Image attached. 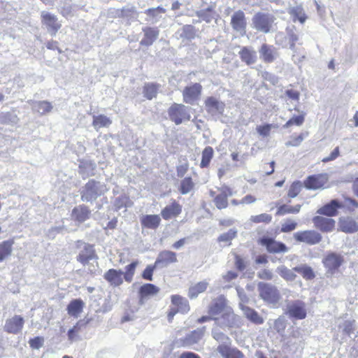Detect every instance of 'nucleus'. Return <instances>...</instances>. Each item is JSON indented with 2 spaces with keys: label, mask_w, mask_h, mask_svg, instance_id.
Here are the masks:
<instances>
[{
  "label": "nucleus",
  "mask_w": 358,
  "mask_h": 358,
  "mask_svg": "<svg viewBox=\"0 0 358 358\" xmlns=\"http://www.w3.org/2000/svg\"><path fill=\"white\" fill-rule=\"evenodd\" d=\"M107 191L108 188L103 182L90 180L80 192L81 199L83 201L92 203Z\"/></svg>",
  "instance_id": "f257e3e1"
},
{
  "label": "nucleus",
  "mask_w": 358,
  "mask_h": 358,
  "mask_svg": "<svg viewBox=\"0 0 358 358\" xmlns=\"http://www.w3.org/2000/svg\"><path fill=\"white\" fill-rule=\"evenodd\" d=\"M259 297L273 308L278 306L281 295L278 288L270 283L259 282L257 285Z\"/></svg>",
  "instance_id": "f03ea898"
},
{
  "label": "nucleus",
  "mask_w": 358,
  "mask_h": 358,
  "mask_svg": "<svg viewBox=\"0 0 358 358\" xmlns=\"http://www.w3.org/2000/svg\"><path fill=\"white\" fill-rule=\"evenodd\" d=\"M275 17L268 13L258 12L252 18V27L257 31L264 34L273 31V24Z\"/></svg>",
  "instance_id": "7ed1b4c3"
},
{
  "label": "nucleus",
  "mask_w": 358,
  "mask_h": 358,
  "mask_svg": "<svg viewBox=\"0 0 358 358\" xmlns=\"http://www.w3.org/2000/svg\"><path fill=\"white\" fill-rule=\"evenodd\" d=\"M76 248L78 250L76 260L83 266L88 264L91 260L98 259L93 245L82 241H78L76 243Z\"/></svg>",
  "instance_id": "20e7f679"
},
{
  "label": "nucleus",
  "mask_w": 358,
  "mask_h": 358,
  "mask_svg": "<svg viewBox=\"0 0 358 358\" xmlns=\"http://www.w3.org/2000/svg\"><path fill=\"white\" fill-rule=\"evenodd\" d=\"M168 115L169 119L176 125L189 121L191 118L189 108L182 103H173L168 109Z\"/></svg>",
  "instance_id": "39448f33"
},
{
  "label": "nucleus",
  "mask_w": 358,
  "mask_h": 358,
  "mask_svg": "<svg viewBox=\"0 0 358 358\" xmlns=\"http://www.w3.org/2000/svg\"><path fill=\"white\" fill-rule=\"evenodd\" d=\"M285 314L296 320L306 318L307 312L305 302L301 300L287 301Z\"/></svg>",
  "instance_id": "423d86ee"
},
{
  "label": "nucleus",
  "mask_w": 358,
  "mask_h": 358,
  "mask_svg": "<svg viewBox=\"0 0 358 358\" xmlns=\"http://www.w3.org/2000/svg\"><path fill=\"white\" fill-rule=\"evenodd\" d=\"M203 87L196 83L186 86L182 90V99L185 103L194 105L200 99Z\"/></svg>",
  "instance_id": "0eeeda50"
},
{
  "label": "nucleus",
  "mask_w": 358,
  "mask_h": 358,
  "mask_svg": "<svg viewBox=\"0 0 358 358\" xmlns=\"http://www.w3.org/2000/svg\"><path fill=\"white\" fill-rule=\"evenodd\" d=\"M343 257L336 252H329L322 259V263L327 269L328 275L334 274L343 263Z\"/></svg>",
  "instance_id": "6e6552de"
},
{
  "label": "nucleus",
  "mask_w": 358,
  "mask_h": 358,
  "mask_svg": "<svg viewBox=\"0 0 358 358\" xmlns=\"http://www.w3.org/2000/svg\"><path fill=\"white\" fill-rule=\"evenodd\" d=\"M294 238L300 243L313 245L319 243L322 238V235L315 230H305L294 234Z\"/></svg>",
  "instance_id": "1a4fd4ad"
},
{
  "label": "nucleus",
  "mask_w": 358,
  "mask_h": 358,
  "mask_svg": "<svg viewBox=\"0 0 358 358\" xmlns=\"http://www.w3.org/2000/svg\"><path fill=\"white\" fill-rule=\"evenodd\" d=\"M230 24L234 31L238 33L241 36L245 35L247 20L245 17V14L243 10H238L232 14Z\"/></svg>",
  "instance_id": "9d476101"
},
{
  "label": "nucleus",
  "mask_w": 358,
  "mask_h": 358,
  "mask_svg": "<svg viewBox=\"0 0 358 358\" xmlns=\"http://www.w3.org/2000/svg\"><path fill=\"white\" fill-rule=\"evenodd\" d=\"M259 243L264 246L269 253H285L288 251V248L285 243L276 241L274 238L267 236H262Z\"/></svg>",
  "instance_id": "9b49d317"
},
{
  "label": "nucleus",
  "mask_w": 358,
  "mask_h": 358,
  "mask_svg": "<svg viewBox=\"0 0 358 358\" xmlns=\"http://www.w3.org/2000/svg\"><path fill=\"white\" fill-rule=\"evenodd\" d=\"M215 324L221 327H233L238 324V317L236 315L231 308H227L220 317H214Z\"/></svg>",
  "instance_id": "f8f14e48"
},
{
  "label": "nucleus",
  "mask_w": 358,
  "mask_h": 358,
  "mask_svg": "<svg viewBox=\"0 0 358 358\" xmlns=\"http://www.w3.org/2000/svg\"><path fill=\"white\" fill-rule=\"evenodd\" d=\"M42 22L47 27L48 31L52 35L55 36L61 27V24L58 22L56 15L46 11L41 13Z\"/></svg>",
  "instance_id": "ddd939ff"
},
{
  "label": "nucleus",
  "mask_w": 358,
  "mask_h": 358,
  "mask_svg": "<svg viewBox=\"0 0 358 358\" xmlns=\"http://www.w3.org/2000/svg\"><path fill=\"white\" fill-rule=\"evenodd\" d=\"M259 53L261 59L265 63H272L279 57L277 48L266 43L262 45Z\"/></svg>",
  "instance_id": "4468645a"
},
{
  "label": "nucleus",
  "mask_w": 358,
  "mask_h": 358,
  "mask_svg": "<svg viewBox=\"0 0 358 358\" xmlns=\"http://www.w3.org/2000/svg\"><path fill=\"white\" fill-rule=\"evenodd\" d=\"M176 253L170 250H163L160 252L156 261L155 266L159 268L167 267L169 264L177 262Z\"/></svg>",
  "instance_id": "2eb2a0df"
},
{
  "label": "nucleus",
  "mask_w": 358,
  "mask_h": 358,
  "mask_svg": "<svg viewBox=\"0 0 358 358\" xmlns=\"http://www.w3.org/2000/svg\"><path fill=\"white\" fill-rule=\"evenodd\" d=\"M313 222L314 226L322 232H331L335 228V220L332 218L315 216Z\"/></svg>",
  "instance_id": "dca6fc26"
},
{
  "label": "nucleus",
  "mask_w": 358,
  "mask_h": 358,
  "mask_svg": "<svg viewBox=\"0 0 358 358\" xmlns=\"http://www.w3.org/2000/svg\"><path fill=\"white\" fill-rule=\"evenodd\" d=\"M24 320L20 315H15L6 321L4 329L6 332L17 334L21 331Z\"/></svg>",
  "instance_id": "f3484780"
},
{
  "label": "nucleus",
  "mask_w": 358,
  "mask_h": 358,
  "mask_svg": "<svg viewBox=\"0 0 358 358\" xmlns=\"http://www.w3.org/2000/svg\"><path fill=\"white\" fill-rule=\"evenodd\" d=\"M123 271L110 268L103 274V278L113 287H118L123 283Z\"/></svg>",
  "instance_id": "a211bd4d"
},
{
  "label": "nucleus",
  "mask_w": 358,
  "mask_h": 358,
  "mask_svg": "<svg viewBox=\"0 0 358 358\" xmlns=\"http://www.w3.org/2000/svg\"><path fill=\"white\" fill-rule=\"evenodd\" d=\"M241 61L248 66L255 64L257 60V52L251 46H243L238 52Z\"/></svg>",
  "instance_id": "6ab92c4d"
},
{
  "label": "nucleus",
  "mask_w": 358,
  "mask_h": 358,
  "mask_svg": "<svg viewBox=\"0 0 358 358\" xmlns=\"http://www.w3.org/2000/svg\"><path fill=\"white\" fill-rule=\"evenodd\" d=\"M205 107L206 110L212 115L222 114L224 110V103L213 96L206 99Z\"/></svg>",
  "instance_id": "aec40b11"
},
{
  "label": "nucleus",
  "mask_w": 358,
  "mask_h": 358,
  "mask_svg": "<svg viewBox=\"0 0 358 358\" xmlns=\"http://www.w3.org/2000/svg\"><path fill=\"white\" fill-rule=\"evenodd\" d=\"M230 307L227 306V301L223 296H220L213 300L209 306L208 313L211 316H215L226 311Z\"/></svg>",
  "instance_id": "412c9836"
},
{
  "label": "nucleus",
  "mask_w": 358,
  "mask_h": 358,
  "mask_svg": "<svg viewBox=\"0 0 358 358\" xmlns=\"http://www.w3.org/2000/svg\"><path fill=\"white\" fill-rule=\"evenodd\" d=\"M343 205L337 199H333L329 203L325 204L317 210V213L324 215L328 217H332L337 215L338 209L342 208Z\"/></svg>",
  "instance_id": "4be33fe9"
},
{
  "label": "nucleus",
  "mask_w": 358,
  "mask_h": 358,
  "mask_svg": "<svg viewBox=\"0 0 358 358\" xmlns=\"http://www.w3.org/2000/svg\"><path fill=\"white\" fill-rule=\"evenodd\" d=\"M212 336L220 343L217 348V351L219 353L221 352V349H222V348L227 349V348L230 347L231 345V338L227 335L220 331L217 327L213 329Z\"/></svg>",
  "instance_id": "5701e85b"
},
{
  "label": "nucleus",
  "mask_w": 358,
  "mask_h": 358,
  "mask_svg": "<svg viewBox=\"0 0 358 358\" xmlns=\"http://www.w3.org/2000/svg\"><path fill=\"white\" fill-rule=\"evenodd\" d=\"M205 331L206 327H203L192 331L182 340V345L185 347H189L197 343L203 336Z\"/></svg>",
  "instance_id": "b1692460"
},
{
  "label": "nucleus",
  "mask_w": 358,
  "mask_h": 358,
  "mask_svg": "<svg viewBox=\"0 0 358 358\" xmlns=\"http://www.w3.org/2000/svg\"><path fill=\"white\" fill-rule=\"evenodd\" d=\"M144 37L141 41L140 44L144 46H150L157 39L159 36V30L157 28L145 27L143 29Z\"/></svg>",
  "instance_id": "393cba45"
},
{
  "label": "nucleus",
  "mask_w": 358,
  "mask_h": 358,
  "mask_svg": "<svg viewBox=\"0 0 358 358\" xmlns=\"http://www.w3.org/2000/svg\"><path fill=\"white\" fill-rule=\"evenodd\" d=\"M339 228L345 233L352 234L358 231V224L352 217H341L339 220Z\"/></svg>",
  "instance_id": "a878e982"
},
{
  "label": "nucleus",
  "mask_w": 358,
  "mask_h": 358,
  "mask_svg": "<svg viewBox=\"0 0 358 358\" xmlns=\"http://www.w3.org/2000/svg\"><path fill=\"white\" fill-rule=\"evenodd\" d=\"M326 180L324 175L310 176L305 181V187L308 189H317L324 186Z\"/></svg>",
  "instance_id": "bb28decb"
},
{
  "label": "nucleus",
  "mask_w": 358,
  "mask_h": 358,
  "mask_svg": "<svg viewBox=\"0 0 358 358\" xmlns=\"http://www.w3.org/2000/svg\"><path fill=\"white\" fill-rule=\"evenodd\" d=\"M140 221L143 227L155 229L159 226L161 218L158 215H145L141 217Z\"/></svg>",
  "instance_id": "cd10ccee"
},
{
  "label": "nucleus",
  "mask_w": 358,
  "mask_h": 358,
  "mask_svg": "<svg viewBox=\"0 0 358 358\" xmlns=\"http://www.w3.org/2000/svg\"><path fill=\"white\" fill-rule=\"evenodd\" d=\"M182 211V206L176 201H173L171 205L166 206L162 210V216L166 220H169L173 217H176L180 214Z\"/></svg>",
  "instance_id": "c85d7f7f"
},
{
  "label": "nucleus",
  "mask_w": 358,
  "mask_h": 358,
  "mask_svg": "<svg viewBox=\"0 0 358 358\" xmlns=\"http://www.w3.org/2000/svg\"><path fill=\"white\" fill-rule=\"evenodd\" d=\"M90 213L88 207L80 205L73 209L71 215L73 220L81 223L89 218Z\"/></svg>",
  "instance_id": "c756f323"
},
{
  "label": "nucleus",
  "mask_w": 358,
  "mask_h": 358,
  "mask_svg": "<svg viewBox=\"0 0 358 358\" xmlns=\"http://www.w3.org/2000/svg\"><path fill=\"white\" fill-rule=\"evenodd\" d=\"M159 292V287L153 284L146 283L142 285L139 289L140 303L144 302V299L157 294Z\"/></svg>",
  "instance_id": "7c9ffc66"
},
{
  "label": "nucleus",
  "mask_w": 358,
  "mask_h": 358,
  "mask_svg": "<svg viewBox=\"0 0 358 358\" xmlns=\"http://www.w3.org/2000/svg\"><path fill=\"white\" fill-rule=\"evenodd\" d=\"M84 305V302L80 299L72 300L67 306L68 314L72 317H78L83 311Z\"/></svg>",
  "instance_id": "2f4dec72"
},
{
  "label": "nucleus",
  "mask_w": 358,
  "mask_h": 358,
  "mask_svg": "<svg viewBox=\"0 0 358 358\" xmlns=\"http://www.w3.org/2000/svg\"><path fill=\"white\" fill-rule=\"evenodd\" d=\"M96 168V164L90 160H83L78 166V172L83 178H87L93 175Z\"/></svg>",
  "instance_id": "473e14b6"
},
{
  "label": "nucleus",
  "mask_w": 358,
  "mask_h": 358,
  "mask_svg": "<svg viewBox=\"0 0 358 358\" xmlns=\"http://www.w3.org/2000/svg\"><path fill=\"white\" fill-rule=\"evenodd\" d=\"M165 13V8L161 6L150 8L145 10V13L149 17L148 21L150 22L152 24L157 23L162 18V14Z\"/></svg>",
  "instance_id": "72a5a7b5"
},
{
  "label": "nucleus",
  "mask_w": 358,
  "mask_h": 358,
  "mask_svg": "<svg viewBox=\"0 0 358 358\" xmlns=\"http://www.w3.org/2000/svg\"><path fill=\"white\" fill-rule=\"evenodd\" d=\"M171 302L177 307L178 312L187 313L189 310L188 301L180 295H173L171 296Z\"/></svg>",
  "instance_id": "f704fd0d"
},
{
  "label": "nucleus",
  "mask_w": 358,
  "mask_h": 358,
  "mask_svg": "<svg viewBox=\"0 0 358 358\" xmlns=\"http://www.w3.org/2000/svg\"><path fill=\"white\" fill-rule=\"evenodd\" d=\"M13 244V240L3 241L0 243V262H3L11 255Z\"/></svg>",
  "instance_id": "c9c22d12"
},
{
  "label": "nucleus",
  "mask_w": 358,
  "mask_h": 358,
  "mask_svg": "<svg viewBox=\"0 0 358 358\" xmlns=\"http://www.w3.org/2000/svg\"><path fill=\"white\" fill-rule=\"evenodd\" d=\"M111 123V120L104 115H93L92 125L96 131L101 127H108Z\"/></svg>",
  "instance_id": "e433bc0d"
},
{
  "label": "nucleus",
  "mask_w": 358,
  "mask_h": 358,
  "mask_svg": "<svg viewBox=\"0 0 358 358\" xmlns=\"http://www.w3.org/2000/svg\"><path fill=\"white\" fill-rule=\"evenodd\" d=\"M242 310L248 319L255 324H262L264 320L259 315L257 311L248 306H243Z\"/></svg>",
  "instance_id": "4c0bfd02"
},
{
  "label": "nucleus",
  "mask_w": 358,
  "mask_h": 358,
  "mask_svg": "<svg viewBox=\"0 0 358 358\" xmlns=\"http://www.w3.org/2000/svg\"><path fill=\"white\" fill-rule=\"evenodd\" d=\"M220 354L223 358H245V355L241 351L236 348H231V346L227 349L222 348Z\"/></svg>",
  "instance_id": "58836bf2"
},
{
  "label": "nucleus",
  "mask_w": 358,
  "mask_h": 358,
  "mask_svg": "<svg viewBox=\"0 0 358 358\" xmlns=\"http://www.w3.org/2000/svg\"><path fill=\"white\" fill-rule=\"evenodd\" d=\"M293 270L300 273L306 280H312L315 277V273L310 266L307 265H301L296 266Z\"/></svg>",
  "instance_id": "ea45409f"
},
{
  "label": "nucleus",
  "mask_w": 358,
  "mask_h": 358,
  "mask_svg": "<svg viewBox=\"0 0 358 358\" xmlns=\"http://www.w3.org/2000/svg\"><path fill=\"white\" fill-rule=\"evenodd\" d=\"M113 203L115 210H117L122 208L131 207L133 204L129 197L125 194H121L119 196L116 197L114 200Z\"/></svg>",
  "instance_id": "a19ab883"
},
{
  "label": "nucleus",
  "mask_w": 358,
  "mask_h": 358,
  "mask_svg": "<svg viewBox=\"0 0 358 358\" xmlns=\"http://www.w3.org/2000/svg\"><path fill=\"white\" fill-rule=\"evenodd\" d=\"M208 285V283L206 281H201L192 286L189 289V296L191 299L196 298L200 293L203 292L207 289Z\"/></svg>",
  "instance_id": "79ce46f5"
},
{
  "label": "nucleus",
  "mask_w": 358,
  "mask_h": 358,
  "mask_svg": "<svg viewBox=\"0 0 358 358\" xmlns=\"http://www.w3.org/2000/svg\"><path fill=\"white\" fill-rule=\"evenodd\" d=\"M301 208V206L300 204H297L294 206L283 204L278 207L276 215L281 216L286 214H296L300 211Z\"/></svg>",
  "instance_id": "37998d69"
},
{
  "label": "nucleus",
  "mask_w": 358,
  "mask_h": 358,
  "mask_svg": "<svg viewBox=\"0 0 358 358\" xmlns=\"http://www.w3.org/2000/svg\"><path fill=\"white\" fill-rule=\"evenodd\" d=\"M196 15L205 21L206 23H210L215 18L213 8L209 6L206 9H201L196 12Z\"/></svg>",
  "instance_id": "c03bdc74"
},
{
  "label": "nucleus",
  "mask_w": 358,
  "mask_h": 358,
  "mask_svg": "<svg viewBox=\"0 0 358 358\" xmlns=\"http://www.w3.org/2000/svg\"><path fill=\"white\" fill-rule=\"evenodd\" d=\"M289 13L293 17L294 21L298 20L301 24L306 20V15L303 8L301 6H296L290 8Z\"/></svg>",
  "instance_id": "a18cd8bd"
},
{
  "label": "nucleus",
  "mask_w": 358,
  "mask_h": 358,
  "mask_svg": "<svg viewBox=\"0 0 358 358\" xmlns=\"http://www.w3.org/2000/svg\"><path fill=\"white\" fill-rule=\"evenodd\" d=\"M196 30L193 25L186 24L182 27L181 33L180 34V38L192 40L196 37Z\"/></svg>",
  "instance_id": "49530a36"
},
{
  "label": "nucleus",
  "mask_w": 358,
  "mask_h": 358,
  "mask_svg": "<svg viewBox=\"0 0 358 358\" xmlns=\"http://www.w3.org/2000/svg\"><path fill=\"white\" fill-rule=\"evenodd\" d=\"M276 271L287 281H293L296 277V275L294 273V270H290L284 265L278 266Z\"/></svg>",
  "instance_id": "de8ad7c7"
},
{
  "label": "nucleus",
  "mask_w": 358,
  "mask_h": 358,
  "mask_svg": "<svg viewBox=\"0 0 358 358\" xmlns=\"http://www.w3.org/2000/svg\"><path fill=\"white\" fill-rule=\"evenodd\" d=\"M32 108L34 110L43 115L51 111L52 106L48 101H36L34 103Z\"/></svg>",
  "instance_id": "09e8293b"
},
{
  "label": "nucleus",
  "mask_w": 358,
  "mask_h": 358,
  "mask_svg": "<svg viewBox=\"0 0 358 358\" xmlns=\"http://www.w3.org/2000/svg\"><path fill=\"white\" fill-rule=\"evenodd\" d=\"M194 183L191 177H186L182 180L179 191L182 194H187L189 193L194 188Z\"/></svg>",
  "instance_id": "8fccbe9b"
},
{
  "label": "nucleus",
  "mask_w": 358,
  "mask_h": 358,
  "mask_svg": "<svg viewBox=\"0 0 358 358\" xmlns=\"http://www.w3.org/2000/svg\"><path fill=\"white\" fill-rule=\"evenodd\" d=\"M159 85L148 83L144 86L143 94L148 99H152L157 94Z\"/></svg>",
  "instance_id": "3c124183"
},
{
  "label": "nucleus",
  "mask_w": 358,
  "mask_h": 358,
  "mask_svg": "<svg viewBox=\"0 0 358 358\" xmlns=\"http://www.w3.org/2000/svg\"><path fill=\"white\" fill-rule=\"evenodd\" d=\"M213 156V149L210 147H206L202 152V159L200 164L201 168L206 167L209 165L210 162Z\"/></svg>",
  "instance_id": "603ef678"
},
{
  "label": "nucleus",
  "mask_w": 358,
  "mask_h": 358,
  "mask_svg": "<svg viewBox=\"0 0 358 358\" xmlns=\"http://www.w3.org/2000/svg\"><path fill=\"white\" fill-rule=\"evenodd\" d=\"M287 38L289 43V48L295 51V43L299 41V35L296 33V28L292 26L287 29Z\"/></svg>",
  "instance_id": "864d4df0"
},
{
  "label": "nucleus",
  "mask_w": 358,
  "mask_h": 358,
  "mask_svg": "<svg viewBox=\"0 0 358 358\" xmlns=\"http://www.w3.org/2000/svg\"><path fill=\"white\" fill-rule=\"evenodd\" d=\"M138 264V261L131 262L125 267V273L123 272L124 279L128 282H131L135 273V270Z\"/></svg>",
  "instance_id": "5fc2aeb1"
},
{
  "label": "nucleus",
  "mask_w": 358,
  "mask_h": 358,
  "mask_svg": "<svg viewBox=\"0 0 358 358\" xmlns=\"http://www.w3.org/2000/svg\"><path fill=\"white\" fill-rule=\"evenodd\" d=\"M297 222L291 218L285 220L281 224L280 231L289 233L294 231L297 227Z\"/></svg>",
  "instance_id": "6e6d98bb"
},
{
  "label": "nucleus",
  "mask_w": 358,
  "mask_h": 358,
  "mask_svg": "<svg viewBox=\"0 0 358 358\" xmlns=\"http://www.w3.org/2000/svg\"><path fill=\"white\" fill-rule=\"evenodd\" d=\"M237 230L235 228L230 229L227 232L222 234L217 238L219 242H226L231 245V241L236 236Z\"/></svg>",
  "instance_id": "4d7b16f0"
},
{
  "label": "nucleus",
  "mask_w": 358,
  "mask_h": 358,
  "mask_svg": "<svg viewBox=\"0 0 358 358\" xmlns=\"http://www.w3.org/2000/svg\"><path fill=\"white\" fill-rule=\"evenodd\" d=\"M302 187L300 181L294 182L289 189L287 196L290 198H295L300 193Z\"/></svg>",
  "instance_id": "13d9d810"
},
{
  "label": "nucleus",
  "mask_w": 358,
  "mask_h": 358,
  "mask_svg": "<svg viewBox=\"0 0 358 358\" xmlns=\"http://www.w3.org/2000/svg\"><path fill=\"white\" fill-rule=\"evenodd\" d=\"M214 203L215 206L220 210L226 208L228 206V199H226V195L221 193L215 197Z\"/></svg>",
  "instance_id": "bf43d9fd"
},
{
  "label": "nucleus",
  "mask_w": 358,
  "mask_h": 358,
  "mask_svg": "<svg viewBox=\"0 0 358 358\" xmlns=\"http://www.w3.org/2000/svg\"><path fill=\"white\" fill-rule=\"evenodd\" d=\"M304 115H305L304 114H302V115H300L294 116L293 117L289 119L285 123V124H284L283 127L288 128V127H291L292 125H294V124H295L296 126L302 125V124L304 122Z\"/></svg>",
  "instance_id": "052dcab7"
},
{
  "label": "nucleus",
  "mask_w": 358,
  "mask_h": 358,
  "mask_svg": "<svg viewBox=\"0 0 358 358\" xmlns=\"http://www.w3.org/2000/svg\"><path fill=\"white\" fill-rule=\"evenodd\" d=\"M250 220L252 222H255V223H260V222L269 223L272 220V217L269 214L262 213V214H260L258 215H252V216H251Z\"/></svg>",
  "instance_id": "680f3d73"
},
{
  "label": "nucleus",
  "mask_w": 358,
  "mask_h": 358,
  "mask_svg": "<svg viewBox=\"0 0 358 358\" xmlns=\"http://www.w3.org/2000/svg\"><path fill=\"white\" fill-rule=\"evenodd\" d=\"M261 76L264 80L269 82L273 85L278 83V77L273 73L264 71L261 73Z\"/></svg>",
  "instance_id": "e2e57ef3"
},
{
  "label": "nucleus",
  "mask_w": 358,
  "mask_h": 358,
  "mask_svg": "<svg viewBox=\"0 0 358 358\" xmlns=\"http://www.w3.org/2000/svg\"><path fill=\"white\" fill-rule=\"evenodd\" d=\"M355 320H346L345 321L341 327L343 329V331L350 336L355 330Z\"/></svg>",
  "instance_id": "0e129e2a"
},
{
  "label": "nucleus",
  "mask_w": 358,
  "mask_h": 358,
  "mask_svg": "<svg viewBox=\"0 0 358 358\" xmlns=\"http://www.w3.org/2000/svg\"><path fill=\"white\" fill-rule=\"evenodd\" d=\"M158 267L155 266V264L153 265H148L145 270L143 271L142 277L143 279L147 280H152V274L155 271V269L157 268Z\"/></svg>",
  "instance_id": "69168bd1"
},
{
  "label": "nucleus",
  "mask_w": 358,
  "mask_h": 358,
  "mask_svg": "<svg viewBox=\"0 0 358 358\" xmlns=\"http://www.w3.org/2000/svg\"><path fill=\"white\" fill-rule=\"evenodd\" d=\"M44 343V338L43 337L36 336L29 340L30 347L33 349H39L41 348Z\"/></svg>",
  "instance_id": "338daca9"
},
{
  "label": "nucleus",
  "mask_w": 358,
  "mask_h": 358,
  "mask_svg": "<svg viewBox=\"0 0 358 358\" xmlns=\"http://www.w3.org/2000/svg\"><path fill=\"white\" fill-rule=\"evenodd\" d=\"M257 277L262 280H271L273 278V274L268 269H263L257 273Z\"/></svg>",
  "instance_id": "774afa93"
}]
</instances>
